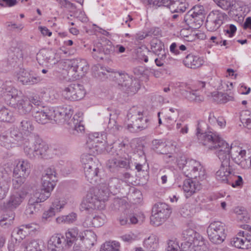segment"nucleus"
Returning a JSON list of instances; mask_svg holds the SVG:
<instances>
[{
    "instance_id": "nucleus-1",
    "label": "nucleus",
    "mask_w": 251,
    "mask_h": 251,
    "mask_svg": "<svg viewBox=\"0 0 251 251\" xmlns=\"http://www.w3.org/2000/svg\"><path fill=\"white\" fill-rule=\"evenodd\" d=\"M206 126L203 122H199L197 127V136L200 143L206 146L208 143L212 144L209 149L216 150L215 153L223 163L227 165L230 162V151L231 147L225 141L211 132H206L203 126Z\"/></svg>"
},
{
    "instance_id": "nucleus-2",
    "label": "nucleus",
    "mask_w": 251,
    "mask_h": 251,
    "mask_svg": "<svg viewBox=\"0 0 251 251\" xmlns=\"http://www.w3.org/2000/svg\"><path fill=\"white\" fill-rule=\"evenodd\" d=\"M92 69L99 76L106 75V73H112L113 80L118 85L119 89L128 95L135 94L140 89L138 80L129 76L125 72H113L112 69L100 64L93 66Z\"/></svg>"
},
{
    "instance_id": "nucleus-3",
    "label": "nucleus",
    "mask_w": 251,
    "mask_h": 251,
    "mask_svg": "<svg viewBox=\"0 0 251 251\" xmlns=\"http://www.w3.org/2000/svg\"><path fill=\"white\" fill-rule=\"evenodd\" d=\"M50 111L52 112L51 120L56 122H61L62 120L67 121V128L71 134L77 136L84 132L82 113L76 114L70 119L73 113L70 106L50 107Z\"/></svg>"
},
{
    "instance_id": "nucleus-4",
    "label": "nucleus",
    "mask_w": 251,
    "mask_h": 251,
    "mask_svg": "<svg viewBox=\"0 0 251 251\" xmlns=\"http://www.w3.org/2000/svg\"><path fill=\"white\" fill-rule=\"evenodd\" d=\"M19 93L16 89L0 83V99L3 98L5 100L9 101V105L17 108L20 114L25 115L34 107L30 100L21 99Z\"/></svg>"
},
{
    "instance_id": "nucleus-5",
    "label": "nucleus",
    "mask_w": 251,
    "mask_h": 251,
    "mask_svg": "<svg viewBox=\"0 0 251 251\" xmlns=\"http://www.w3.org/2000/svg\"><path fill=\"white\" fill-rule=\"evenodd\" d=\"M29 142H33L31 144L25 145L24 151L25 155L31 159H48L53 157L52 149L49 148L48 145L42 140L37 135H32L30 139H27Z\"/></svg>"
},
{
    "instance_id": "nucleus-6",
    "label": "nucleus",
    "mask_w": 251,
    "mask_h": 251,
    "mask_svg": "<svg viewBox=\"0 0 251 251\" xmlns=\"http://www.w3.org/2000/svg\"><path fill=\"white\" fill-rule=\"evenodd\" d=\"M110 194L109 190L106 188V184L102 183L97 187L91 189L88 192L86 199L82 204V208L91 213L95 209L101 207V202L108 200Z\"/></svg>"
},
{
    "instance_id": "nucleus-7",
    "label": "nucleus",
    "mask_w": 251,
    "mask_h": 251,
    "mask_svg": "<svg viewBox=\"0 0 251 251\" xmlns=\"http://www.w3.org/2000/svg\"><path fill=\"white\" fill-rule=\"evenodd\" d=\"M172 213L170 207L164 202L155 203L152 209L151 216V224L154 226H159L167 219Z\"/></svg>"
},
{
    "instance_id": "nucleus-8",
    "label": "nucleus",
    "mask_w": 251,
    "mask_h": 251,
    "mask_svg": "<svg viewBox=\"0 0 251 251\" xmlns=\"http://www.w3.org/2000/svg\"><path fill=\"white\" fill-rule=\"evenodd\" d=\"M226 226L220 221L211 223L207 228V233L210 241L214 244H220L223 243L226 236L225 231Z\"/></svg>"
},
{
    "instance_id": "nucleus-9",
    "label": "nucleus",
    "mask_w": 251,
    "mask_h": 251,
    "mask_svg": "<svg viewBox=\"0 0 251 251\" xmlns=\"http://www.w3.org/2000/svg\"><path fill=\"white\" fill-rule=\"evenodd\" d=\"M241 227L244 229L238 233L239 237L233 238L231 244L236 248L242 249L251 248V226L242 225Z\"/></svg>"
},
{
    "instance_id": "nucleus-10",
    "label": "nucleus",
    "mask_w": 251,
    "mask_h": 251,
    "mask_svg": "<svg viewBox=\"0 0 251 251\" xmlns=\"http://www.w3.org/2000/svg\"><path fill=\"white\" fill-rule=\"evenodd\" d=\"M68 64V75L73 79H78L88 70V66L85 60L74 59L69 60Z\"/></svg>"
},
{
    "instance_id": "nucleus-11",
    "label": "nucleus",
    "mask_w": 251,
    "mask_h": 251,
    "mask_svg": "<svg viewBox=\"0 0 251 251\" xmlns=\"http://www.w3.org/2000/svg\"><path fill=\"white\" fill-rule=\"evenodd\" d=\"M86 91L84 86L77 82H74L66 87L62 91V96L72 101L78 100L85 96Z\"/></svg>"
},
{
    "instance_id": "nucleus-12",
    "label": "nucleus",
    "mask_w": 251,
    "mask_h": 251,
    "mask_svg": "<svg viewBox=\"0 0 251 251\" xmlns=\"http://www.w3.org/2000/svg\"><path fill=\"white\" fill-rule=\"evenodd\" d=\"M228 18L225 13L219 10H213L209 13L207 17L206 28L209 31H216Z\"/></svg>"
},
{
    "instance_id": "nucleus-13",
    "label": "nucleus",
    "mask_w": 251,
    "mask_h": 251,
    "mask_svg": "<svg viewBox=\"0 0 251 251\" xmlns=\"http://www.w3.org/2000/svg\"><path fill=\"white\" fill-rule=\"evenodd\" d=\"M18 80L23 85H32L43 80V78L34 71L20 68L17 73Z\"/></svg>"
},
{
    "instance_id": "nucleus-14",
    "label": "nucleus",
    "mask_w": 251,
    "mask_h": 251,
    "mask_svg": "<svg viewBox=\"0 0 251 251\" xmlns=\"http://www.w3.org/2000/svg\"><path fill=\"white\" fill-rule=\"evenodd\" d=\"M114 47L109 41L106 44L98 42L94 45L92 52L93 57L97 61L103 60L106 55L113 53Z\"/></svg>"
},
{
    "instance_id": "nucleus-15",
    "label": "nucleus",
    "mask_w": 251,
    "mask_h": 251,
    "mask_svg": "<svg viewBox=\"0 0 251 251\" xmlns=\"http://www.w3.org/2000/svg\"><path fill=\"white\" fill-rule=\"evenodd\" d=\"M8 64L15 67L19 63L21 62L23 57V46L21 44H16L12 46L8 51Z\"/></svg>"
},
{
    "instance_id": "nucleus-16",
    "label": "nucleus",
    "mask_w": 251,
    "mask_h": 251,
    "mask_svg": "<svg viewBox=\"0 0 251 251\" xmlns=\"http://www.w3.org/2000/svg\"><path fill=\"white\" fill-rule=\"evenodd\" d=\"M51 112L50 107H43L38 109V108L35 107L32 111V116L37 123L44 125L51 120Z\"/></svg>"
},
{
    "instance_id": "nucleus-17",
    "label": "nucleus",
    "mask_w": 251,
    "mask_h": 251,
    "mask_svg": "<svg viewBox=\"0 0 251 251\" xmlns=\"http://www.w3.org/2000/svg\"><path fill=\"white\" fill-rule=\"evenodd\" d=\"M26 194L27 192L25 191H18L13 193L9 200L4 203V208L11 211L16 208L23 201Z\"/></svg>"
},
{
    "instance_id": "nucleus-18",
    "label": "nucleus",
    "mask_w": 251,
    "mask_h": 251,
    "mask_svg": "<svg viewBox=\"0 0 251 251\" xmlns=\"http://www.w3.org/2000/svg\"><path fill=\"white\" fill-rule=\"evenodd\" d=\"M106 166L111 172L117 173L123 168H128L129 167V161L126 158H112L108 160Z\"/></svg>"
},
{
    "instance_id": "nucleus-19",
    "label": "nucleus",
    "mask_w": 251,
    "mask_h": 251,
    "mask_svg": "<svg viewBox=\"0 0 251 251\" xmlns=\"http://www.w3.org/2000/svg\"><path fill=\"white\" fill-rule=\"evenodd\" d=\"M65 238L61 234L52 235L48 243V248L50 251H62L65 248Z\"/></svg>"
},
{
    "instance_id": "nucleus-20",
    "label": "nucleus",
    "mask_w": 251,
    "mask_h": 251,
    "mask_svg": "<svg viewBox=\"0 0 251 251\" xmlns=\"http://www.w3.org/2000/svg\"><path fill=\"white\" fill-rule=\"evenodd\" d=\"M186 164L182 170L184 175L188 178L197 179L199 167L201 165L200 163L191 159Z\"/></svg>"
},
{
    "instance_id": "nucleus-21",
    "label": "nucleus",
    "mask_w": 251,
    "mask_h": 251,
    "mask_svg": "<svg viewBox=\"0 0 251 251\" xmlns=\"http://www.w3.org/2000/svg\"><path fill=\"white\" fill-rule=\"evenodd\" d=\"M31 165L27 160H20L14 169V176L27 177L30 173Z\"/></svg>"
},
{
    "instance_id": "nucleus-22",
    "label": "nucleus",
    "mask_w": 251,
    "mask_h": 251,
    "mask_svg": "<svg viewBox=\"0 0 251 251\" xmlns=\"http://www.w3.org/2000/svg\"><path fill=\"white\" fill-rule=\"evenodd\" d=\"M204 19L200 16L194 15L190 13H187L184 17V21L189 28L192 29H198L202 25Z\"/></svg>"
},
{
    "instance_id": "nucleus-23",
    "label": "nucleus",
    "mask_w": 251,
    "mask_h": 251,
    "mask_svg": "<svg viewBox=\"0 0 251 251\" xmlns=\"http://www.w3.org/2000/svg\"><path fill=\"white\" fill-rule=\"evenodd\" d=\"M134 120L135 121H132V123L128 124L127 126L128 130L130 132H136L148 127L149 119L147 117H138Z\"/></svg>"
},
{
    "instance_id": "nucleus-24",
    "label": "nucleus",
    "mask_w": 251,
    "mask_h": 251,
    "mask_svg": "<svg viewBox=\"0 0 251 251\" xmlns=\"http://www.w3.org/2000/svg\"><path fill=\"white\" fill-rule=\"evenodd\" d=\"M183 62L186 67L194 69L199 68L203 63V60L201 57L192 53L186 55Z\"/></svg>"
},
{
    "instance_id": "nucleus-25",
    "label": "nucleus",
    "mask_w": 251,
    "mask_h": 251,
    "mask_svg": "<svg viewBox=\"0 0 251 251\" xmlns=\"http://www.w3.org/2000/svg\"><path fill=\"white\" fill-rule=\"evenodd\" d=\"M192 179L190 178L186 179L183 182V189L186 193L185 195L187 198L201 189V186L199 184V182L195 180H192Z\"/></svg>"
},
{
    "instance_id": "nucleus-26",
    "label": "nucleus",
    "mask_w": 251,
    "mask_h": 251,
    "mask_svg": "<svg viewBox=\"0 0 251 251\" xmlns=\"http://www.w3.org/2000/svg\"><path fill=\"white\" fill-rule=\"evenodd\" d=\"M81 162L83 165V169L86 168H95L100 167L101 164L99 160L94 155L89 153H84L81 156Z\"/></svg>"
},
{
    "instance_id": "nucleus-27",
    "label": "nucleus",
    "mask_w": 251,
    "mask_h": 251,
    "mask_svg": "<svg viewBox=\"0 0 251 251\" xmlns=\"http://www.w3.org/2000/svg\"><path fill=\"white\" fill-rule=\"evenodd\" d=\"M79 237L84 245L87 248L94 246L96 242V235L92 230H86L80 232Z\"/></svg>"
},
{
    "instance_id": "nucleus-28",
    "label": "nucleus",
    "mask_w": 251,
    "mask_h": 251,
    "mask_svg": "<svg viewBox=\"0 0 251 251\" xmlns=\"http://www.w3.org/2000/svg\"><path fill=\"white\" fill-rule=\"evenodd\" d=\"M247 151L239 147H231L230 158L236 164H239L243 160H246Z\"/></svg>"
},
{
    "instance_id": "nucleus-29",
    "label": "nucleus",
    "mask_w": 251,
    "mask_h": 251,
    "mask_svg": "<svg viewBox=\"0 0 251 251\" xmlns=\"http://www.w3.org/2000/svg\"><path fill=\"white\" fill-rule=\"evenodd\" d=\"M123 182V180L117 177H113L109 178L105 183H102L106 184V188L109 192L113 195H116L120 192L122 184Z\"/></svg>"
},
{
    "instance_id": "nucleus-30",
    "label": "nucleus",
    "mask_w": 251,
    "mask_h": 251,
    "mask_svg": "<svg viewBox=\"0 0 251 251\" xmlns=\"http://www.w3.org/2000/svg\"><path fill=\"white\" fill-rule=\"evenodd\" d=\"M100 167L86 168V169H84L85 177L90 183L96 184L100 180V176L99 175Z\"/></svg>"
},
{
    "instance_id": "nucleus-31",
    "label": "nucleus",
    "mask_w": 251,
    "mask_h": 251,
    "mask_svg": "<svg viewBox=\"0 0 251 251\" xmlns=\"http://www.w3.org/2000/svg\"><path fill=\"white\" fill-rule=\"evenodd\" d=\"M105 221V215H97L93 218L88 216L83 223L84 226L99 227L102 226Z\"/></svg>"
},
{
    "instance_id": "nucleus-32",
    "label": "nucleus",
    "mask_w": 251,
    "mask_h": 251,
    "mask_svg": "<svg viewBox=\"0 0 251 251\" xmlns=\"http://www.w3.org/2000/svg\"><path fill=\"white\" fill-rule=\"evenodd\" d=\"M227 173L228 177L225 183L228 184L232 186V187L241 188L243 184V180L242 177L238 175L233 170H229Z\"/></svg>"
},
{
    "instance_id": "nucleus-33",
    "label": "nucleus",
    "mask_w": 251,
    "mask_h": 251,
    "mask_svg": "<svg viewBox=\"0 0 251 251\" xmlns=\"http://www.w3.org/2000/svg\"><path fill=\"white\" fill-rule=\"evenodd\" d=\"M54 57L50 51L42 50L36 55V59L40 65H46L48 63H53ZM55 63V62H53Z\"/></svg>"
},
{
    "instance_id": "nucleus-34",
    "label": "nucleus",
    "mask_w": 251,
    "mask_h": 251,
    "mask_svg": "<svg viewBox=\"0 0 251 251\" xmlns=\"http://www.w3.org/2000/svg\"><path fill=\"white\" fill-rule=\"evenodd\" d=\"M79 230L77 227L69 228L66 232L65 248L71 247L79 237Z\"/></svg>"
},
{
    "instance_id": "nucleus-35",
    "label": "nucleus",
    "mask_w": 251,
    "mask_h": 251,
    "mask_svg": "<svg viewBox=\"0 0 251 251\" xmlns=\"http://www.w3.org/2000/svg\"><path fill=\"white\" fill-rule=\"evenodd\" d=\"M120 224L122 226L137 223L138 220L135 214L131 211H125L119 218Z\"/></svg>"
},
{
    "instance_id": "nucleus-36",
    "label": "nucleus",
    "mask_w": 251,
    "mask_h": 251,
    "mask_svg": "<svg viewBox=\"0 0 251 251\" xmlns=\"http://www.w3.org/2000/svg\"><path fill=\"white\" fill-rule=\"evenodd\" d=\"M229 170H233L230 165V163L227 165H223V163L221 162L220 169L216 173V179L218 181L225 183L228 177L227 173L229 172Z\"/></svg>"
},
{
    "instance_id": "nucleus-37",
    "label": "nucleus",
    "mask_w": 251,
    "mask_h": 251,
    "mask_svg": "<svg viewBox=\"0 0 251 251\" xmlns=\"http://www.w3.org/2000/svg\"><path fill=\"white\" fill-rule=\"evenodd\" d=\"M158 245V238L156 235L153 234H151L143 241L144 247L150 251H154L157 248Z\"/></svg>"
},
{
    "instance_id": "nucleus-38",
    "label": "nucleus",
    "mask_w": 251,
    "mask_h": 251,
    "mask_svg": "<svg viewBox=\"0 0 251 251\" xmlns=\"http://www.w3.org/2000/svg\"><path fill=\"white\" fill-rule=\"evenodd\" d=\"M36 200L31 198L29 200L28 202L25 210L27 215L31 216L36 214L41 208V204L35 201Z\"/></svg>"
},
{
    "instance_id": "nucleus-39",
    "label": "nucleus",
    "mask_w": 251,
    "mask_h": 251,
    "mask_svg": "<svg viewBox=\"0 0 251 251\" xmlns=\"http://www.w3.org/2000/svg\"><path fill=\"white\" fill-rule=\"evenodd\" d=\"M20 127L21 131L24 133L25 137L29 136V139H30V136L32 135H34L32 133V131L34 129V126L32 125V122L29 119L25 118L21 122Z\"/></svg>"
},
{
    "instance_id": "nucleus-40",
    "label": "nucleus",
    "mask_w": 251,
    "mask_h": 251,
    "mask_svg": "<svg viewBox=\"0 0 251 251\" xmlns=\"http://www.w3.org/2000/svg\"><path fill=\"white\" fill-rule=\"evenodd\" d=\"M9 134L11 140L10 141L14 142L15 144L24 139H26L24 133L17 128H11Z\"/></svg>"
},
{
    "instance_id": "nucleus-41",
    "label": "nucleus",
    "mask_w": 251,
    "mask_h": 251,
    "mask_svg": "<svg viewBox=\"0 0 251 251\" xmlns=\"http://www.w3.org/2000/svg\"><path fill=\"white\" fill-rule=\"evenodd\" d=\"M0 121L8 123L12 122L14 121L12 112L0 104Z\"/></svg>"
},
{
    "instance_id": "nucleus-42",
    "label": "nucleus",
    "mask_w": 251,
    "mask_h": 251,
    "mask_svg": "<svg viewBox=\"0 0 251 251\" xmlns=\"http://www.w3.org/2000/svg\"><path fill=\"white\" fill-rule=\"evenodd\" d=\"M188 4L185 2V0H180L176 1L170 7L172 13H183L185 11Z\"/></svg>"
},
{
    "instance_id": "nucleus-43",
    "label": "nucleus",
    "mask_w": 251,
    "mask_h": 251,
    "mask_svg": "<svg viewBox=\"0 0 251 251\" xmlns=\"http://www.w3.org/2000/svg\"><path fill=\"white\" fill-rule=\"evenodd\" d=\"M22 246L24 249V251H42L40 244L35 240L24 242Z\"/></svg>"
},
{
    "instance_id": "nucleus-44",
    "label": "nucleus",
    "mask_w": 251,
    "mask_h": 251,
    "mask_svg": "<svg viewBox=\"0 0 251 251\" xmlns=\"http://www.w3.org/2000/svg\"><path fill=\"white\" fill-rule=\"evenodd\" d=\"M50 192L41 188L39 191L36 192L31 198L35 199V201L40 203L46 201L50 197Z\"/></svg>"
},
{
    "instance_id": "nucleus-45",
    "label": "nucleus",
    "mask_w": 251,
    "mask_h": 251,
    "mask_svg": "<svg viewBox=\"0 0 251 251\" xmlns=\"http://www.w3.org/2000/svg\"><path fill=\"white\" fill-rule=\"evenodd\" d=\"M193 248L195 251H207L208 248L202 236L197 238L193 242Z\"/></svg>"
},
{
    "instance_id": "nucleus-46",
    "label": "nucleus",
    "mask_w": 251,
    "mask_h": 251,
    "mask_svg": "<svg viewBox=\"0 0 251 251\" xmlns=\"http://www.w3.org/2000/svg\"><path fill=\"white\" fill-rule=\"evenodd\" d=\"M184 241L192 243L197 238H200V234L192 229H188L183 232Z\"/></svg>"
},
{
    "instance_id": "nucleus-47",
    "label": "nucleus",
    "mask_w": 251,
    "mask_h": 251,
    "mask_svg": "<svg viewBox=\"0 0 251 251\" xmlns=\"http://www.w3.org/2000/svg\"><path fill=\"white\" fill-rule=\"evenodd\" d=\"M120 244L113 241L106 242L101 245L100 251H119Z\"/></svg>"
},
{
    "instance_id": "nucleus-48",
    "label": "nucleus",
    "mask_w": 251,
    "mask_h": 251,
    "mask_svg": "<svg viewBox=\"0 0 251 251\" xmlns=\"http://www.w3.org/2000/svg\"><path fill=\"white\" fill-rule=\"evenodd\" d=\"M151 49L155 55L165 51L164 44L160 40H154L151 42Z\"/></svg>"
},
{
    "instance_id": "nucleus-49",
    "label": "nucleus",
    "mask_w": 251,
    "mask_h": 251,
    "mask_svg": "<svg viewBox=\"0 0 251 251\" xmlns=\"http://www.w3.org/2000/svg\"><path fill=\"white\" fill-rule=\"evenodd\" d=\"M153 149L156 150V152L160 154H167L166 150H160L162 148L167 147L165 142H163L161 140L155 139L152 141Z\"/></svg>"
},
{
    "instance_id": "nucleus-50",
    "label": "nucleus",
    "mask_w": 251,
    "mask_h": 251,
    "mask_svg": "<svg viewBox=\"0 0 251 251\" xmlns=\"http://www.w3.org/2000/svg\"><path fill=\"white\" fill-rule=\"evenodd\" d=\"M197 90L187 91L186 98L190 101H194L196 103H200L203 100V98L201 95H197Z\"/></svg>"
},
{
    "instance_id": "nucleus-51",
    "label": "nucleus",
    "mask_w": 251,
    "mask_h": 251,
    "mask_svg": "<svg viewBox=\"0 0 251 251\" xmlns=\"http://www.w3.org/2000/svg\"><path fill=\"white\" fill-rule=\"evenodd\" d=\"M109 116L110 117L107 128L109 129V132L111 133L115 134L121 127L116 125V122L114 119V117L116 116L115 115L112 116L110 114Z\"/></svg>"
},
{
    "instance_id": "nucleus-52",
    "label": "nucleus",
    "mask_w": 251,
    "mask_h": 251,
    "mask_svg": "<svg viewBox=\"0 0 251 251\" xmlns=\"http://www.w3.org/2000/svg\"><path fill=\"white\" fill-rule=\"evenodd\" d=\"M56 181H52L51 179L46 177V176H42V188L46 190H49L51 192L54 188L55 185Z\"/></svg>"
},
{
    "instance_id": "nucleus-53",
    "label": "nucleus",
    "mask_w": 251,
    "mask_h": 251,
    "mask_svg": "<svg viewBox=\"0 0 251 251\" xmlns=\"http://www.w3.org/2000/svg\"><path fill=\"white\" fill-rule=\"evenodd\" d=\"M10 141H11V140L10 138H9V134L8 135H0V144L7 149L12 148L14 147L13 145L15 144L14 142H10Z\"/></svg>"
},
{
    "instance_id": "nucleus-54",
    "label": "nucleus",
    "mask_w": 251,
    "mask_h": 251,
    "mask_svg": "<svg viewBox=\"0 0 251 251\" xmlns=\"http://www.w3.org/2000/svg\"><path fill=\"white\" fill-rule=\"evenodd\" d=\"M204 7L202 5H196L190 10L188 13H190L194 15L200 16L201 18L205 19V13Z\"/></svg>"
},
{
    "instance_id": "nucleus-55",
    "label": "nucleus",
    "mask_w": 251,
    "mask_h": 251,
    "mask_svg": "<svg viewBox=\"0 0 251 251\" xmlns=\"http://www.w3.org/2000/svg\"><path fill=\"white\" fill-rule=\"evenodd\" d=\"M56 174L54 167L50 166L45 171L44 174L42 176H46V177H48L52 181H57Z\"/></svg>"
},
{
    "instance_id": "nucleus-56",
    "label": "nucleus",
    "mask_w": 251,
    "mask_h": 251,
    "mask_svg": "<svg viewBox=\"0 0 251 251\" xmlns=\"http://www.w3.org/2000/svg\"><path fill=\"white\" fill-rule=\"evenodd\" d=\"M141 115H143V112L139 110L138 107L133 106L129 110L127 116L128 119H134L140 117Z\"/></svg>"
},
{
    "instance_id": "nucleus-57",
    "label": "nucleus",
    "mask_w": 251,
    "mask_h": 251,
    "mask_svg": "<svg viewBox=\"0 0 251 251\" xmlns=\"http://www.w3.org/2000/svg\"><path fill=\"white\" fill-rule=\"evenodd\" d=\"M25 233L26 232L24 231V228L21 226L19 228H16L13 230L11 234V237H17V235H19V239L18 238V240L20 241L21 240H22L25 237Z\"/></svg>"
},
{
    "instance_id": "nucleus-58",
    "label": "nucleus",
    "mask_w": 251,
    "mask_h": 251,
    "mask_svg": "<svg viewBox=\"0 0 251 251\" xmlns=\"http://www.w3.org/2000/svg\"><path fill=\"white\" fill-rule=\"evenodd\" d=\"M15 179L13 180V185L15 189H18L22 185H23L25 181L26 177H22L18 176H14Z\"/></svg>"
},
{
    "instance_id": "nucleus-59",
    "label": "nucleus",
    "mask_w": 251,
    "mask_h": 251,
    "mask_svg": "<svg viewBox=\"0 0 251 251\" xmlns=\"http://www.w3.org/2000/svg\"><path fill=\"white\" fill-rule=\"evenodd\" d=\"M55 212L50 208L47 211H45L42 215V221L46 223L51 220L55 214Z\"/></svg>"
},
{
    "instance_id": "nucleus-60",
    "label": "nucleus",
    "mask_w": 251,
    "mask_h": 251,
    "mask_svg": "<svg viewBox=\"0 0 251 251\" xmlns=\"http://www.w3.org/2000/svg\"><path fill=\"white\" fill-rule=\"evenodd\" d=\"M217 5L224 10H228L231 6L230 0H214Z\"/></svg>"
},
{
    "instance_id": "nucleus-61",
    "label": "nucleus",
    "mask_w": 251,
    "mask_h": 251,
    "mask_svg": "<svg viewBox=\"0 0 251 251\" xmlns=\"http://www.w3.org/2000/svg\"><path fill=\"white\" fill-rule=\"evenodd\" d=\"M179 246L174 240H169L168 242L167 251H178Z\"/></svg>"
},
{
    "instance_id": "nucleus-62",
    "label": "nucleus",
    "mask_w": 251,
    "mask_h": 251,
    "mask_svg": "<svg viewBox=\"0 0 251 251\" xmlns=\"http://www.w3.org/2000/svg\"><path fill=\"white\" fill-rule=\"evenodd\" d=\"M63 207L64 204H61L60 201L56 199L52 202L51 206L50 208L56 213L59 212Z\"/></svg>"
},
{
    "instance_id": "nucleus-63",
    "label": "nucleus",
    "mask_w": 251,
    "mask_h": 251,
    "mask_svg": "<svg viewBox=\"0 0 251 251\" xmlns=\"http://www.w3.org/2000/svg\"><path fill=\"white\" fill-rule=\"evenodd\" d=\"M192 248H193L192 243L184 241L179 246L178 251H192Z\"/></svg>"
},
{
    "instance_id": "nucleus-64",
    "label": "nucleus",
    "mask_w": 251,
    "mask_h": 251,
    "mask_svg": "<svg viewBox=\"0 0 251 251\" xmlns=\"http://www.w3.org/2000/svg\"><path fill=\"white\" fill-rule=\"evenodd\" d=\"M18 237H12L8 245V251H15L18 245Z\"/></svg>"
}]
</instances>
